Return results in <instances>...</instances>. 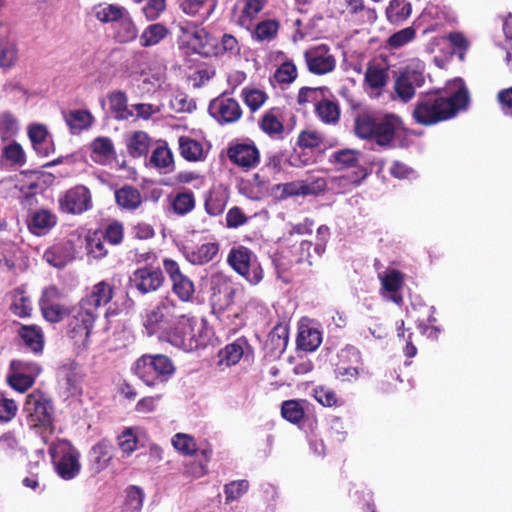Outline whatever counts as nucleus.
<instances>
[{"instance_id":"obj_49","label":"nucleus","mask_w":512,"mask_h":512,"mask_svg":"<svg viewBox=\"0 0 512 512\" xmlns=\"http://www.w3.org/2000/svg\"><path fill=\"white\" fill-rule=\"evenodd\" d=\"M2 157H4L12 165L18 167L23 166L26 162L25 152L22 146L15 141L3 148Z\"/></svg>"},{"instance_id":"obj_56","label":"nucleus","mask_w":512,"mask_h":512,"mask_svg":"<svg viewBox=\"0 0 512 512\" xmlns=\"http://www.w3.org/2000/svg\"><path fill=\"white\" fill-rule=\"evenodd\" d=\"M104 241L99 232H94L86 237V248L94 258H102L107 255L108 251L104 246Z\"/></svg>"},{"instance_id":"obj_28","label":"nucleus","mask_w":512,"mask_h":512,"mask_svg":"<svg viewBox=\"0 0 512 512\" xmlns=\"http://www.w3.org/2000/svg\"><path fill=\"white\" fill-rule=\"evenodd\" d=\"M251 347L244 337L238 338L233 343L228 344L220 351V362L227 366L237 364L246 351H250Z\"/></svg>"},{"instance_id":"obj_57","label":"nucleus","mask_w":512,"mask_h":512,"mask_svg":"<svg viewBox=\"0 0 512 512\" xmlns=\"http://www.w3.org/2000/svg\"><path fill=\"white\" fill-rule=\"evenodd\" d=\"M7 382L13 389L25 392L34 384L35 379L22 372L12 371V374L7 377Z\"/></svg>"},{"instance_id":"obj_63","label":"nucleus","mask_w":512,"mask_h":512,"mask_svg":"<svg viewBox=\"0 0 512 512\" xmlns=\"http://www.w3.org/2000/svg\"><path fill=\"white\" fill-rule=\"evenodd\" d=\"M118 445L120 449L127 454H131L137 445V438L131 428L125 429L118 436Z\"/></svg>"},{"instance_id":"obj_43","label":"nucleus","mask_w":512,"mask_h":512,"mask_svg":"<svg viewBox=\"0 0 512 512\" xmlns=\"http://www.w3.org/2000/svg\"><path fill=\"white\" fill-rule=\"evenodd\" d=\"M179 149L181 156L188 161L200 160L203 154L201 143L189 137L179 138Z\"/></svg>"},{"instance_id":"obj_2","label":"nucleus","mask_w":512,"mask_h":512,"mask_svg":"<svg viewBox=\"0 0 512 512\" xmlns=\"http://www.w3.org/2000/svg\"><path fill=\"white\" fill-rule=\"evenodd\" d=\"M468 101L466 88H460L450 96H444L440 91H430L418 98L412 116L416 123L431 126L455 117L466 108Z\"/></svg>"},{"instance_id":"obj_22","label":"nucleus","mask_w":512,"mask_h":512,"mask_svg":"<svg viewBox=\"0 0 512 512\" xmlns=\"http://www.w3.org/2000/svg\"><path fill=\"white\" fill-rule=\"evenodd\" d=\"M184 13L198 16L201 22L207 20L214 12L218 0H179Z\"/></svg>"},{"instance_id":"obj_16","label":"nucleus","mask_w":512,"mask_h":512,"mask_svg":"<svg viewBox=\"0 0 512 512\" xmlns=\"http://www.w3.org/2000/svg\"><path fill=\"white\" fill-rule=\"evenodd\" d=\"M76 253L74 241L66 239L48 248L43 258L49 265L61 269L75 259Z\"/></svg>"},{"instance_id":"obj_25","label":"nucleus","mask_w":512,"mask_h":512,"mask_svg":"<svg viewBox=\"0 0 512 512\" xmlns=\"http://www.w3.org/2000/svg\"><path fill=\"white\" fill-rule=\"evenodd\" d=\"M115 201L121 209L133 211L140 207L143 200L136 187L125 185L115 191Z\"/></svg>"},{"instance_id":"obj_41","label":"nucleus","mask_w":512,"mask_h":512,"mask_svg":"<svg viewBox=\"0 0 512 512\" xmlns=\"http://www.w3.org/2000/svg\"><path fill=\"white\" fill-rule=\"evenodd\" d=\"M226 204L227 196L221 191L212 190L205 199L204 208L210 216H219L224 212Z\"/></svg>"},{"instance_id":"obj_53","label":"nucleus","mask_w":512,"mask_h":512,"mask_svg":"<svg viewBox=\"0 0 512 512\" xmlns=\"http://www.w3.org/2000/svg\"><path fill=\"white\" fill-rule=\"evenodd\" d=\"M297 77V68L292 61L283 62L275 71L274 78L280 84H291Z\"/></svg>"},{"instance_id":"obj_40","label":"nucleus","mask_w":512,"mask_h":512,"mask_svg":"<svg viewBox=\"0 0 512 512\" xmlns=\"http://www.w3.org/2000/svg\"><path fill=\"white\" fill-rule=\"evenodd\" d=\"M168 34V29L160 23L149 25L140 36V43L143 47H150L158 44Z\"/></svg>"},{"instance_id":"obj_13","label":"nucleus","mask_w":512,"mask_h":512,"mask_svg":"<svg viewBox=\"0 0 512 512\" xmlns=\"http://www.w3.org/2000/svg\"><path fill=\"white\" fill-rule=\"evenodd\" d=\"M60 208L70 214H81L92 207L90 190L84 185H77L59 199Z\"/></svg>"},{"instance_id":"obj_58","label":"nucleus","mask_w":512,"mask_h":512,"mask_svg":"<svg viewBox=\"0 0 512 512\" xmlns=\"http://www.w3.org/2000/svg\"><path fill=\"white\" fill-rule=\"evenodd\" d=\"M248 488L249 482L247 480L232 481L226 484L224 487L226 501L230 502L239 499L248 491Z\"/></svg>"},{"instance_id":"obj_7","label":"nucleus","mask_w":512,"mask_h":512,"mask_svg":"<svg viewBox=\"0 0 512 512\" xmlns=\"http://www.w3.org/2000/svg\"><path fill=\"white\" fill-rule=\"evenodd\" d=\"M28 425L32 428H52L54 420V406L52 400L40 390H35L26 396L23 406Z\"/></svg>"},{"instance_id":"obj_5","label":"nucleus","mask_w":512,"mask_h":512,"mask_svg":"<svg viewBox=\"0 0 512 512\" xmlns=\"http://www.w3.org/2000/svg\"><path fill=\"white\" fill-rule=\"evenodd\" d=\"M182 312V307L178 306L174 300L168 297L161 299L156 306L146 312L143 319L147 335L160 334V338H163L171 325L181 317Z\"/></svg>"},{"instance_id":"obj_52","label":"nucleus","mask_w":512,"mask_h":512,"mask_svg":"<svg viewBox=\"0 0 512 512\" xmlns=\"http://www.w3.org/2000/svg\"><path fill=\"white\" fill-rule=\"evenodd\" d=\"M103 239L111 245H118L124 237V227L119 221L108 224L104 231L99 232Z\"/></svg>"},{"instance_id":"obj_8","label":"nucleus","mask_w":512,"mask_h":512,"mask_svg":"<svg viewBox=\"0 0 512 512\" xmlns=\"http://www.w3.org/2000/svg\"><path fill=\"white\" fill-rule=\"evenodd\" d=\"M425 66L423 62H411L401 68L394 83V92L402 102H409L415 95L416 88L425 83Z\"/></svg>"},{"instance_id":"obj_46","label":"nucleus","mask_w":512,"mask_h":512,"mask_svg":"<svg viewBox=\"0 0 512 512\" xmlns=\"http://www.w3.org/2000/svg\"><path fill=\"white\" fill-rule=\"evenodd\" d=\"M150 163L157 168L165 169L166 172L173 168V154L168 147L159 146L155 148L150 157Z\"/></svg>"},{"instance_id":"obj_64","label":"nucleus","mask_w":512,"mask_h":512,"mask_svg":"<svg viewBox=\"0 0 512 512\" xmlns=\"http://www.w3.org/2000/svg\"><path fill=\"white\" fill-rule=\"evenodd\" d=\"M497 102L506 116H512V87L500 90L497 93Z\"/></svg>"},{"instance_id":"obj_11","label":"nucleus","mask_w":512,"mask_h":512,"mask_svg":"<svg viewBox=\"0 0 512 512\" xmlns=\"http://www.w3.org/2000/svg\"><path fill=\"white\" fill-rule=\"evenodd\" d=\"M182 32L181 43L192 53L202 57H211L215 52V39L205 29L193 26L190 23L180 24Z\"/></svg>"},{"instance_id":"obj_36","label":"nucleus","mask_w":512,"mask_h":512,"mask_svg":"<svg viewBox=\"0 0 512 512\" xmlns=\"http://www.w3.org/2000/svg\"><path fill=\"white\" fill-rule=\"evenodd\" d=\"M127 10L116 4L99 5L96 9V18L103 23H118L126 14Z\"/></svg>"},{"instance_id":"obj_24","label":"nucleus","mask_w":512,"mask_h":512,"mask_svg":"<svg viewBox=\"0 0 512 512\" xmlns=\"http://www.w3.org/2000/svg\"><path fill=\"white\" fill-rule=\"evenodd\" d=\"M26 348L35 354H40L44 348V335L40 327L36 325H22L18 330Z\"/></svg>"},{"instance_id":"obj_15","label":"nucleus","mask_w":512,"mask_h":512,"mask_svg":"<svg viewBox=\"0 0 512 512\" xmlns=\"http://www.w3.org/2000/svg\"><path fill=\"white\" fill-rule=\"evenodd\" d=\"M163 266L172 281L173 292L180 300L190 301L195 292L192 280L182 273L179 264L172 259H164Z\"/></svg>"},{"instance_id":"obj_35","label":"nucleus","mask_w":512,"mask_h":512,"mask_svg":"<svg viewBox=\"0 0 512 512\" xmlns=\"http://www.w3.org/2000/svg\"><path fill=\"white\" fill-rule=\"evenodd\" d=\"M110 109L119 120H128L133 112L128 109L127 96L122 91H115L108 96Z\"/></svg>"},{"instance_id":"obj_19","label":"nucleus","mask_w":512,"mask_h":512,"mask_svg":"<svg viewBox=\"0 0 512 512\" xmlns=\"http://www.w3.org/2000/svg\"><path fill=\"white\" fill-rule=\"evenodd\" d=\"M231 162L241 167H252L259 162V151L254 143H236L227 150Z\"/></svg>"},{"instance_id":"obj_60","label":"nucleus","mask_w":512,"mask_h":512,"mask_svg":"<svg viewBox=\"0 0 512 512\" xmlns=\"http://www.w3.org/2000/svg\"><path fill=\"white\" fill-rule=\"evenodd\" d=\"M145 494L137 486H130L127 489L126 504L134 512H139L142 508Z\"/></svg>"},{"instance_id":"obj_10","label":"nucleus","mask_w":512,"mask_h":512,"mask_svg":"<svg viewBox=\"0 0 512 512\" xmlns=\"http://www.w3.org/2000/svg\"><path fill=\"white\" fill-rule=\"evenodd\" d=\"M196 324L197 321L194 317H190L182 312L181 317L176 320L175 324L171 325L163 339L183 350H193L199 345L194 331Z\"/></svg>"},{"instance_id":"obj_44","label":"nucleus","mask_w":512,"mask_h":512,"mask_svg":"<svg viewBox=\"0 0 512 512\" xmlns=\"http://www.w3.org/2000/svg\"><path fill=\"white\" fill-rule=\"evenodd\" d=\"M137 34V28L127 12V14L117 23L116 38L121 43H127L136 39Z\"/></svg>"},{"instance_id":"obj_17","label":"nucleus","mask_w":512,"mask_h":512,"mask_svg":"<svg viewBox=\"0 0 512 512\" xmlns=\"http://www.w3.org/2000/svg\"><path fill=\"white\" fill-rule=\"evenodd\" d=\"M381 293L384 298L401 306L403 304L402 288L404 285V275L396 269L388 270L380 275Z\"/></svg>"},{"instance_id":"obj_20","label":"nucleus","mask_w":512,"mask_h":512,"mask_svg":"<svg viewBox=\"0 0 512 512\" xmlns=\"http://www.w3.org/2000/svg\"><path fill=\"white\" fill-rule=\"evenodd\" d=\"M219 253L217 242H207L193 248H186L184 255L193 265H204L212 261Z\"/></svg>"},{"instance_id":"obj_31","label":"nucleus","mask_w":512,"mask_h":512,"mask_svg":"<svg viewBox=\"0 0 512 512\" xmlns=\"http://www.w3.org/2000/svg\"><path fill=\"white\" fill-rule=\"evenodd\" d=\"M326 189V181L323 178H317L311 183H289L284 191L288 195H318Z\"/></svg>"},{"instance_id":"obj_6","label":"nucleus","mask_w":512,"mask_h":512,"mask_svg":"<svg viewBox=\"0 0 512 512\" xmlns=\"http://www.w3.org/2000/svg\"><path fill=\"white\" fill-rule=\"evenodd\" d=\"M56 473L64 480L74 479L81 471L79 451L68 440L61 439L49 447Z\"/></svg>"},{"instance_id":"obj_48","label":"nucleus","mask_w":512,"mask_h":512,"mask_svg":"<svg viewBox=\"0 0 512 512\" xmlns=\"http://www.w3.org/2000/svg\"><path fill=\"white\" fill-rule=\"evenodd\" d=\"M40 307L43 317L51 323H58L69 314L68 309L60 304L40 302Z\"/></svg>"},{"instance_id":"obj_47","label":"nucleus","mask_w":512,"mask_h":512,"mask_svg":"<svg viewBox=\"0 0 512 512\" xmlns=\"http://www.w3.org/2000/svg\"><path fill=\"white\" fill-rule=\"evenodd\" d=\"M241 94L245 104L253 112L258 110L268 99L264 91L256 88H244Z\"/></svg>"},{"instance_id":"obj_34","label":"nucleus","mask_w":512,"mask_h":512,"mask_svg":"<svg viewBox=\"0 0 512 512\" xmlns=\"http://www.w3.org/2000/svg\"><path fill=\"white\" fill-rule=\"evenodd\" d=\"M288 344V328L283 325H277L268 334L266 346L270 347L274 354L281 355Z\"/></svg>"},{"instance_id":"obj_39","label":"nucleus","mask_w":512,"mask_h":512,"mask_svg":"<svg viewBox=\"0 0 512 512\" xmlns=\"http://www.w3.org/2000/svg\"><path fill=\"white\" fill-rule=\"evenodd\" d=\"M321 342V333L314 328L301 329L297 337V346L304 351L316 350Z\"/></svg>"},{"instance_id":"obj_54","label":"nucleus","mask_w":512,"mask_h":512,"mask_svg":"<svg viewBox=\"0 0 512 512\" xmlns=\"http://www.w3.org/2000/svg\"><path fill=\"white\" fill-rule=\"evenodd\" d=\"M91 149L94 154L105 159L111 158L115 155L113 142L108 137L95 138L91 143Z\"/></svg>"},{"instance_id":"obj_33","label":"nucleus","mask_w":512,"mask_h":512,"mask_svg":"<svg viewBox=\"0 0 512 512\" xmlns=\"http://www.w3.org/2000/svg\"><path fill=\"white\" fill-rule=\"evenodd\" d=\"M411 11V4L406 0H391L386 9V16L392 24H400L411 15Z\"/></svg>"},{"instance_id":"obj_1","label":"nucleus","mask_w":512,"mask_h":512,"mask_svg":"<svg viewBox=\"0 0 512 512\" xmlns=\"http://www.w3.org/2000/svg\"><path fill=\"white\" fill-rule=\"evenodd\" d=\"M113 287L107 281L93 285L91 291L83 297L72 311L68 334L76 342L88 341L94 324L99 317V308L107 305L113 298Z\"/></svg>"},{"instance_id":"obj_61","label":"nucleus","mask_w":512,"mask_h":512,"mask_svg":"<svg viewBox=\"0 0 512 512\" xmlns=\"http://www.w3.org/2000/svg\"><path fill=\"white\" fill-rule=\"evenodd\" d=\"M11 371H19L23 374L31 376L35 379L41 372V368L34 362H28L24 360H12L10 363Z\"/></svg>"},{"instance_id":"obj_9","label":"nucleus","mask_w":512,"mask_h":512,"mask_svg":"<svg viewBox=\"0 0 512 512\" xmlns=\"http://www.w3.org/2000/svg\"><path fill=\"white\" fill-rule=\"evenodd\" d=\"M228 264L250 284L256 285L263 278V270L253 252L244 246L234 247L227 257Z\"/></svg>"},{"instance_id":"obj_32","label":"nucleus","mask_w":512,"mask_h":512,"mask_svg":"<svg viewBox=\"0 0 512 512\" xmlns=\"http://www.w3.org/2000/svg\"><path fill=\"white\" fill-rule=\"evenodd\" d=\"M315 113L321 121L327 124H335L340 119L338 103L328 99H323L316 103Z\"/></svg>"},{"instance_id":"obj_27","label":"nucleus","mask_w":512,"mask_h":512,"mask_svg":"<svg viewBox=\"0 0 512 512\" xmlns=\"http://www.w3.org/2000/svg\"><path fill=\"white\" fill-rule=\"evenodd\" d=\"M63 116L72 134L90 128L94 121L92 114L82 109L63 112Z\"/></svg>"},{"instance_id":"obj_38","label":"nucleus","mask_w":512,"mask_h":512,"mask_svg":"<svg viewBox=\"0 0 512 512\" xmlns=\"http://www.w3.org/2000/svg\"><path fill=\"white\" fill-rule=\"evenodd\" d=\"M241 47L235 36L225 33L219 42L215 40V52L213 56L229 55L230 57L239 56Z\"/></svg>"},{"instance_id":"obj_26","label":"nucleus","mask_w":512,"mask_h":512,"mask_svg":"<svg viewBox=\"0 0 512 512\" xmlns=\"http://www.w3.org/2000/svg\"><path fill=\"white\" fill-rule=\"evenodd\" d=\"M111 449L112 445L106 439L101 440L92 447L89 456L95 472H100L108 466L112 459Z\"/></svg>"},{"instance_id":"obj_23","label":"nucleus","mask_w":512,"mask_h":512,"mask_svg":"<svg viewBox=\"0 0 512 512\" xmlns=\"http://www.w3.org/2000/svg\"><path fill=\"white\" fill-rule=\"evenodd\" d=\"M171 209L178 216H185L192 212L196 206L195 195L192 190L181 188L170 196Z\"/></svg>"},{"instance_id":"obj_30","label":"nucleus","mask_w":512,"mask_h":512,"mask_svg":"<svg viewBox=\"0 0 512 512\" xmlns=\"http://www.w3.org/2000/svg\"><path fill=\"white\" fill-rule=\"evenodd\" d=\"M151 146V138L144 131H135L127 142V151L133 158L147 155Z\"/></svg>"},{"instance_id":"obj_12","label":"nucleus","mask_w":512,"mask_h":512,"mask_svg":"<svg viewBox=\"0 0 512 512\" xmlns=\"http://www.w3.org/2000/svg\"><path fill=\"white\" fill-rule=\"evenodd\" d=\"M209 114L221 125L237 122L242 116V109L234 98L225 94L213 99L208 107Z\"/></svg>"},{"instance_id":"obj_59","label":"nucleus","mask_w":512,"mask_h":512,"mask_svg":"<svg viewBox=\"0 0 512 512\" xmlns=\"http://www.w3.org/2000/svg\"><path fill=\"white\" fill-rule=\"evenodd\" d=\"M11 309L15 315L22 318L27 317L31 312V301L23 292H18L14 296Z\"/></svg>"},{"instance_id":"obj_45","label":"nucleus","mask_w":512,"mask_h":512,"mask_svg":"<svg viewBox=\"0 0 512 512\" xmlns=\"http://www.w3.org/2000/svg\"><path fill=\"white\" fill-rule=\"evenodd\" d=\"M281 415L287 421L298 424L304 418V409L298 400H287L282 403Z\"/></svg>"},{"instance_id":"obj_55","label":"nucleus","mask_w":512,"mask_h":512,"mask_svg":"<svg viewBox=\"0 0 512 512\" xmlns=\"http://www.w3.org/2000/svg\"><path fill=\"white\" fill-rule=\"evenodd\" d=\"M172 444L176 450L184 455H192L197 451L194 439L184 433H177L172 438Z\"/></svg>"},{"instance_id":"obj_18","label":"nucleus","mask_w":512,"mask_h":512,"mask_svg":"<svg viewBox=\"0 0 512 512\" xmlns=\"http://www.w3.org/2000/svg\"><path fill=\"white\" fill-rule=\"evenodd\" d=\"M305 60L308 70L317 75L333 71L336 65L334 56L328 53L325 46H320L313 50L306 51Z\"/></svg>"},{"instance_id":"obj_37","label":"nucleus","mask_w":512,"mask_h":512,"mask_svg":"<svg viewBox=\"0 0 512 512\" xmlns=\"http://www.w3.org/2000/svg\"><path fill=\"white\" fill-rule=\"evenodd\" d=\"M388 80V69L380 65L370 64L365 72V83L374 90L383 88Z\"/></svg>"},{"instance_id":"obj_51","label":"nucleus","mask_w":512,"mask_h":512,"mask_svg":"<svg viewBox=\"0 0 512 512\" xmlns=\"http://www.w3.org/2000/svg\"><path fill=\"white\" fill-rule=\"evenodd\" d=\"M416 36L413 27H406L393 33L387 40V46L391 49H398L409 43Z\"/></svg>"},{"instance_id":"obj_4","label":"nucleus","mask_w":512,"mask_h":512,"mask_svg":"<svg viewBox=\"0 0 512 512\" xmlns=\"http://www.w3.org/2000/svg\"><path fill=\"white\" fill-rule=\"evenodd\" d=\"M134 374L149 387L166 383L175 373L171 359L163 354L142 355L133 365Z\"/></svg>"},{"instance_id":"obj_21","label":"nucleus","mask_w":512,"mask_h":512,"mask_svg":"<svg viewBox=\"0 0 512 512\" xmlns=\"http://www.w3.org/2000/svg\"><path fill=\"white\" fill-rule=\"evenodd\" d=\"M57 218L49 210L40 209L34 211L28 221L29 230L38 236L45 235L51 228L56 225Z\"/></svg>"},{"instance_id":"obj_3","label":"nucleus","mask_w":512,"mask_h":512,"mask_svg":"<svg viewBox=\"0 0 512 512\" xmlns=\"http://www.w3.org/2000/svg\"><path fill=\"white\" fill-rule=\"evenodd\" d=\"M402 121L393 114L374 116L369 113L357 115L354 122L355 134L361 139H373L381 147H388L400 129Z\"/></svg>"},{"instance_id":"obj_14","label":"nucleus","mask_w":512,"mask_h":512,"mask_svg":"<svg viewBox=\"0 0 512 512\" xmlns=\"http://www.w3.org/2000/svg\"><path fill=\"white\" fill-rule=\"evenodd\" d=\"M164 281L163 272L159 267L145 265L136 269L130 276L131 284L141 293L147 294L158 290Z\"/></svg>"},{"instance_id":"obj_42","label":"nucleus","mask_w":512,"mask_h":512,"mask_svg":"<svg viewBox=\"0 0 512 512\" xmlns=\"http://www.w3.org/2000/svg\"><path fill=\"white\" fill-rule=\"evenodd\" d=\"M360 152L354 149H341L333 152L329 162L338 165L340 168L356 167L359 161Z\"/></svg>"},{"instance_id":"obj_62","label":"nucleus","mask_w":512,"mask_h":512,"mask_svg":"<svg viewBox=\"0 0 512 512\" xmlns=\"http://www.w3.org/2000/svg\"><path fill=\"white\" fill-rule=\"evenodd\" d=\"M315 399L323 406L332 407L337 404L336 393L327 387L319 386L314 389Z\"/></svg>"},{"instance_id":"obj_50","label":"nucleus","mask_w":512,"mask_h":512,"mask_svg":"<svg viewBox=\"0 0 512 512\" xmlns=\"http://www.w3.org/2000/svg\"><path fill=\"white\" fill-rule=\"evenodd\" d=\"M279 29V23L276 20H265L258 23L254 30V38L259 41L273 39Z\"/></svg>"},{"instance_id":"obj_29","label":"nucleus","mask_w":512,"mask_h":512,"mask_svg":"<svg viewBox=\"0 0 512 512\" xmlns=\"http://www.w3.org/2000/svg\"><path fill=\"white\" fill-rule=\"evenodd\" d=\"M277 111L278 108L276 107L269 109L260 119L259 127L271 138L281 139L283 138L285 128L283 123L277 118Z\"/></svg>"}]
</instances>
